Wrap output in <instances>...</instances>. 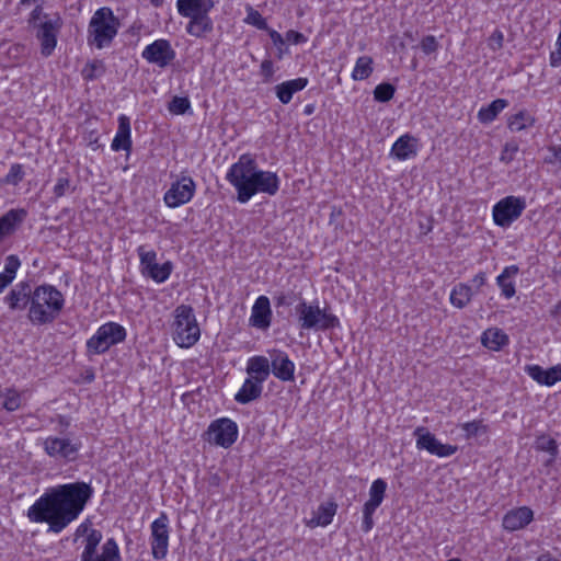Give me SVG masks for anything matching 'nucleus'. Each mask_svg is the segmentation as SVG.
Returning <instances> with one entry per match:
<instances>
[{"instance_id":"1","label":"nucleus","mask_w":561,"mask_h":561,"mask_svg":"<svg viewBox=\"0 0 561 561\" xmlns=\"http://www.w3.org/2000/svg\"><path fill=\"white\" fill-rule=\"evenodd\" d=\"M93 495V488L83 481L53 486L39 496L27 510L33 523H47L48 530L61 533L83 512Z\"/></svg>"},{"instance_id":"2","label":"nucleus","mask_w":561,"mask_h":561,"mask_svg":"<svg viewBox=\"0 0 561 561\" xmlns=\"http://www.w3.org/2000/svg\"><path fill=\"white\" fill-rule=\"evenodd\" d=\"M226 179L237 190V198L242 204L259 193L273 196L279 188L277 174L257 169L256 161L248 153L230 167Z\"/></svg>"},{"instance_id":"3","label":"nucleus","mask_w":561,"mask_h":561,"mask_svg":"<svg viewBox=\"0 0 561 561\" xmlns=\"http://www.w3.org/2000/svg\"><path fill=\"white\" fill-rule=\"evenodd\" d=\"M62 294L51 285L37 286L31 298L28 319L33 324L51 323L64 308Z\"/></svg>"},{"instance_id":"4","label":"nucleus","mask_w":561,"mask_h":561,"mask_svg":"<svg viewBox=\"0 0 561 561\" xmlns=\"http://www.w3.org/2000/svg\"><path fill=\"white\" fill-rule=\"evenodd\" d=\"M27 24L41 44V54L44 57L51 56L57 46L58 34L62 27L60 15L58 13H46L42 5H35L30 13Z\"/></svg>"},{"instance_id":"5","label":"nucleus","mask_w":561,"mask_h":561,"mask_svg":"<svg viewBox=\"0 0 561 561\" xmlns=\"http://www.w3.org/2000/svg\"><path fill=\"white\" fill-rule=\"evenodd\" d=\"M119 25L112 9L107 7L98 9L88 25V44L98 49L108 47L117 35Z\"/></svg>"},{"instance_id":"6","label":"nucleus","mask_w":561,"mask_h":561,"mask_svg":"<svg viewBox=\"0 0 561 561\" xmlns=\"http://www.w3.org/2000/svg\"><path fill=\"white\" fill-rule=\"evenodd\" d=\"M173 335L181 347H191L198 341L201 331L191 306L180 305L175 308Z\"/></svg>"},{"instance_id":"7","label":"nucleus","mask_w":561,"mask_h":561,"mask_svg":"<svg viewBox=\"0 0 561 561\" xmlns=\"http://www.w3.org/2000/svg\"><path fill=\"white\" fill-rule=\"evenodd\" d=\"M296 312L302 330L327 331L340 327L339 318L318 305L301 301L296 306Z\"/></svg>"},{"instance_id":"8","label":"nucleus","mask_w":561,"mask_h":561,"mask_svg":"<svg viewBox=\"0 0 561 561\" xmlns=\"http://www.w3.org/2000/svg\"><path fill=\"white\" fill-rule=\"evenodd\" d=\"M125 339L126 330L123 325L116 322H106L87 341V351L93 355L102 354Z\"/></svg>"},{"instance_id":"9","label":"nucleus","mask_w":561,"mask_h":561,"mask_svg":"<svg viewBox=\"0 0 561 561\" xmlns=\"http://www.w3.org/2000/svg\"><path fill=\"white\" fill-rule=\"evenodd\" d=\"M525 209L526 199L524 197L506 196L493 206V221L499 227L507 228L522 216Z\"/></svg>"},{"instance_id":"10","label":"nucleus","mask_w":561,"mask_h":561,"mask_svg":"<svg viewBox=\"0 0 561 561\" xmlns=\"http://www.w3.org/2000/svg\"><path fill=\"white\" fill-rule=\"evenodd\" d=\"M82 444L78 438L48 436L43 440L45 453L55 459L73 461Z\"/></svg>"},{"instance_id":"11","label":"nucleus","mask_w":561,"mask_h":561,"mask_svg":"<svg viewBox=\"0 0 561 561\" xmlns=\"http://www.w3.org/2000/svg\"><path fill=\"white\" fill-rule=\"evenodd\" d=\"M150 546L151 553L156 560H162L168 554L169 549V517L161 513L150 525Z\"/></svg>"},{"instance_id":"12","label":"nucleus","mask_w":561,"mask_h":561,"mask_svg":"<svg viewBox=\"0 0 561 561\" xmlns=\"http://www.w3.org/2000/svg\"><path fill=\"white\" fill-rule=\"evenodd\" d=\"M208 442L224 448L230 447L238 437V426L230 419L222 417L210 423Z\"/></svg>"},{"instance_id":"13","label":"nucleus","mask_w":561,"mask_h":561,"mask_svg":"<svg viewBox=\"0 0 561 561\" xmlns=\"http://www.w3.org/2000/svg\"><path fill=\"white\" fill-rule=\"evenodd\" d=\"M413 435L416 437V448L424 449L431 455L443 458L449 457L458 450L456 445L440 443L434 434L423 426L416 427Z\"/></svg>"},{"instance_id":"14","label":"nucleus","mask_w":561,"mask_h":561,"mask_svg":"<svg viewBox=\"0 0 561 561\" xmlns=\"http://www.w3.org/2000/svg\"><path fill=\"white\" fill-rule=\"evenodd\" d=\"M138 255L144 274L157 283H163L169 278L172 271V264L170 262H165L161 265L158 264L156 262V252L153 250L146 251L145 247L138 248Z\"/></svg>"},{"instance_id":"15","label":"nucleus","mask_w":561,"mask_h":561,"mask_svg":"<svg viewBox=\"0 0 561 561\" xmlns=\"http://www.w3.org/2000/svg\"><path fill=\"white\" fill-rule=\"evenodd\" d=\"M195 182L191 176H182L172 183L164 194V202L171 208L188 203L195 193Z\"/></svg>"},{"instance_id":"16","label":"nucleus","mask_w":561,"mask_h":561,"mask_svg":"<svg viewBox=\"0 0 561 561\" xmlns=\"http://www.w3.org/2000/svg\"><path fill=\"white\" fill-rule=\"evenodd\" d=\"M387 483L382 479L375 480L369 489V500L364 504L362 529L368 533L374 526L373 515L383 501Z\"/></svg>"},{"instance_id":"17","label":"nucleus","mask_w":561,"mask_h":561,"mask_svg":"<svg viewBox=\"0 0 561 561\" xmlns=\"http://www.w3.org/2000/svg\"><path fill=\"white\" fill-rule=\"evenodd\" d=\"M142 58L150 64L164 68L175 58V50L167 39H157L146 46L141 54Z\"/></svg>"},{"instance_id":"18","label":"nucleus","mask_w":561,"mask_h":561,"mask_svg":"<svg viewBox=\"0 0 561 561\" xmlns=\"http://www.w3.org/2000/svg\"><path fill=\"white\" fill-rule=\"evenodd\" d=\"M271 367L274 376L282 381H293L295 378V364L285 352L273 351Z\"/></svg>"},{"instance_id":"19","label":"nucleus","mask_w":561,"mask_h":561,"mask_svg":"<svg viewBox=\"0 0 561 561\" xmlns=\"http://www.w3.org/2000/svg\"><path fill=\"white\" fill-rule=\"evenodd\" d=\"M33 291L27 282H21L12 288L4 300L11 310H24L27 305L31 306Z\"/></svg>"},{"instance_id":"20","label":"nucleus","mask_w":561,"mask_h":561,"mask_svg":"<svg viewBox=\"0 0 561 561\" xmlns=\"http://www.w3.org/2000/svg\"><path fill=\"white\" fill-rule=\"evenodd\" d=\"M534 518L529 507L523 506L507 512L503 517V527L506 530L515 531L526 527Z\"/></svg>"},{"instance_id":"21","label":"nucleus","mask_w":561,"mask_h":561,"mask_svg":"<svg viewBox=\"0 0 561 561\" xmlns=\"http://www.w3.org/2000/svg\"><path fill=\"white\" fill-rule=\"evenodd\" d=\"M271 316L270 299L266 296H260L252 307L251 324L259 329H267L271 324Z\"/></svg>"},{"instance_id":"22","label":"nucleus","mask_w":561,"mask_h":561,"mask_svg":"<svg viewBox=\"0 0 561 561\" xmlns=\"http://www.w3.org/2000/svg\"><path fill=\"white\" fill-rule=\"evenodd\" d=\"M27 211L23 208L10 209L0 217V241L10 236L26 218Z\"/></svg>"},{"instance_id":"23","label":"nucleus","mask_w":561,"mask_h":561,"mask_svg":"<svg viewBox=\"0 0 561 561\" xmlns=\"http://www.w3.org/2000/svg\"><path fill=\"white\" fill-rule=\"evenodd\" d=\"M179 13L184 18L208 13L214 8L213 0H178Z\"/></svg>"},{"instance_id":"24","label":"nucleus","mask_w":561,"mask_h":561,"mask_svg":"<svg viewBox=\"0 0 561 561\" xmlns=\"http://www.w3.org/2000/svg\"><path fill=\"white\" fill-rule=\"evenodd\" d=\"M114 151L126 150L130 151L131 139H130V123L129 118L125 115H121L118 118V129L111 145Z\"/></svg>"},{"instance_id":"25","label":"nucleus","mask_w":561,"mask_h":561,"mask_svg":"<svg viewBox=\"0 0 561 561\" xmlns=\"http://www.w3.org/2000/svg\"><path fill=\"white\" fill-rule=\"evenodd\" d=\"M247 373L250 378L264 382L271 374V364L265 356H253L248 360Z\"/></svg>"},{"instance_id":"26","label":"nucleus","mask_w":561,"mask_h":561,"mask_svg":"<svg viewBox=\"0 0 561 561\" xmlns=\"http://www.w3.org/2000/svg\"><path fill=\"white\" fill-rule=\"evenodd\" d=\"M307 84V78H297L282 82L275 87L276 95L283 104H288L293 98V94L304 90Z\"/></svg>"},{"instance_id":"27","label":"nucleus","mask_w":561,"mask_h":561,"mask_svg":"<svg viewBox=\"0 0 561 561\" xmlns=\"http://www.w3.org/2000/svg\"><path fill=\"white\" fill-rule=\"evenodd\" d=\"M391 154L398 160H407L416 154V139L409 134L399 137L391 148Z\"/></svg>"},{"instance_id":"28","label":"nucleus","mask_w":561,"mask_h":561,"mask_svg":"<svg viewBox=\"0 0 561 561\" xmlns=\"http://www.w3.org/2000/svg\"><path fill=\"white\" fill-rule=\"evenodd\" d=\"M263 382L253 378H247L241 389L234 396V400L238 403L247 404L261 397L263 390Z\"/></svg>"},{"instance_id":"29","label":"nucleus","mask_w":561,"mask_h":561,"mask_svg":"<svg viewBox=\"0 0 561 561\" xmlns=\"http://www.w3.org/2000/svg\"><path fill=\"white\" fill-rule=\"evenodd\" d=\"M517 273L518 267L516 265H511L505 267L496 278V283L505 298H512L516 293L515 285L512 279L517 275Z\"/></svg>"},{"instance_id":"30","label":"nucleus","mask_w":561,"mask_h":561,"mask_svg":"<svg viewBox=\"0 0 561 561\" xmlns=\"http://www.w3.org/2000/svg\"><path fill=\"white\" fill-rule=\"evenodd\" d=\"M190 19L191 20L186 26V31L190 35L195 37H202L205 34L211 32L213 21L208 16V13L190 16Z\"/></svg>"},{"instance_id":"31","label":"nucleus","mask_w":561,"mask_h":561,"mask_svg":"<svg viewBox=\"0 0 561 561\" xmlns=\"http://www.w3.org/2000/svg\"><path fill=\"white\" fill-rule=\"evenodd\" d=\"M337 505L334 502L323 503L318 507L314 516L309 520L308 525L311 527L316 526H328L333 516L336 513Z\"/></svg>"},{"instance_id":"32","label":"nucleus","mask_w":561,"mask_h":561,"mask_svg":"<svg viewBox=\"0 0 561 561\" xmlns=\"http://www.w3.org/2000/svg\"><path fill=\"white\" fill-rule=\"evenodd\" d=\"M473 291L470 286L463 283L457 284L450 293V304L459 309L465 308L472 299Z\"/></svg>"},{"instance_id":"33","label":"nucleus","mask_w":561,"mask_h":561,"mask_svg":"<svg viewBox=\"0 0 561 561\" xmlns=\"http://www.w3.org/2000/svg\"><path fill=\"white\" fill-rule=\"evenodd\" d=\"M507 343V335L500 329H489L482 334V344L492 351H499Z\"/></svg>"},{"instance_id":"34","label":"nucleus","mask_w":561,"mask_h":561,"mask_svg":"<svg viewBox=\"0 0 561 561\" xmlns=\"http://www.w3.org/2000/svg\"><path fill=\"white\" fill-rule=\"evenodd\" d=\"M535 448L549 455V458L546 460L547 466H550L554 462L559 453L557 442L546 434L537 437L535 442Z\"/></svg>"},{"instance_id":"35","label":"nucleus","mask_w":561,"mask_h":561,"mask_svg":"<svg viewBox=\"0 0 561 561\" xmlns=\"http://www.w3.org/2000/svg\"><path fill=\"white\" fill-rule=\"evenodd\" d=\"M535 124L534 116L528 111H519L508 118V128L513 133L522 131Z\"/></svg>"},{"instance_id":"36","label":"nucleus","mask_w":561,"mask_h":561,"mask_svg":"<svg viewBox=\"0 0 561 561\" xmlns=\"http://www.w3.org/2000/svg\"><path fill=\"white\" fill-rule=\"evenodd\" d=\"M506 106V100L496 99L486 107L480 108L478 113V118L481 123H491Z\"/></svg>"},{"instance_id":"37","label":"nucleus","mask_w":561,"mask_h":561,"mask_svg":"<svg viewBox=\"0 0 561 561\" xmlns=\"http://www.w3.org/2000/svg\"><path fill=\"white\" fill-rule=\"evenodd\" d=\"M102 539V534L96 530L92 529L88 537H87V543L84 547V550L81 554V561H94L96 558V548Z\"/></svg>"},{"instance_id":"38","label":"nucleus","mask_w":561,"mask_h":561,"mask_svg":"<svg viewBox=\"0 0 561 561\" xmlns=\"http://www.w3.org/2000/svg\"><path fill=\"white\" fill-rule=\"evenodd\" d=\"M373 72V59L369 56H360L355 64L352 72L353 80L359 81L367 79Z\"/></svg>"},{"instance_id":"39","label":"nucleus","mask_w":561,"mask_h":561,"mask_svg":"<svg viewBox=\"0 0 561 561\" xmlns=\"http://www.w3.org/2000/svg\"><path fill=\"white\" fill-rule=\"evenodd\" d=\"M105 72V66L101 60H93L88 62L81 73L84 80L92 81L102 77Z\"/></svg>"},{"instance_id":"40","label":"nucleus","mask_w":561,"mask_h":561,"mask_svg":"<svg viewBox=\"0 0 561 561\" xmlns=\"http://www.w3.org/2000/svg\"><path fill=\"white\" fill-rule=\"evenodd\" d=\"M94 561H121L118 546L114 539H108L103 545V552L96 556Z\"/></svg>"},{"instance_id":"41","label":"nucleus","mask_w":561,"mask_h":561,"mask_svg":"<svg viewBox=\"0 0 561 561\" xmlns=\"http://www.w3.org/2000/svg\"><path fill=\"white\" fill-rule=\"evenodd\" d=\"M396 92V88L391 83H380L374 90V98L378 102L390 101Z\"/></svg>"},{"instance_id":"42","label":"nucleus","mask_w":561,"mask_h":561,"mask_svg":"<svg viewBox=\"0 0 561 561\" xmlns=\"http://www.w3.org/2000/svg\"><path fill=\"white\" fill-rule=\"evenodd\" d=\"M462 431L466 433L468 438L472 436H478L485 434L488 432V426L483 424L482 421H472L467 422L461 425Z\"/></svg>"},{"instance_id":"43","label":"nucleus","mask_w":561,"mask_h":561,"mask_svg":"<svg viewBox=\"0 0 561 561\" xmlns=\"http://www.w3.org/2000/svg\"><path fill=\"white\" fill-rule=\"evenodd\" d=\"M20 260L15 255H9L5 259V265L4 271L0 273V276H4L5 278L10 279V284L15 277V274L20 267Z\"/></svg>"},{"instance_id":"44","label":"nucleus","mask_w":561,"mask_h":561,"mask_svg":"<svg viewBox=\"0 0 561 561\" xmlns=\"http://www.w3.org/2000/svg\"><path fill=\"white\" fill-rule=\"evenodd\" d=\"M24 178L23 165L14 163L11 165L9 173L4 176L3 181L7 184L18 185Z\"/></svg>"},{"instance_id":"45","label":"nucleus","mask_w":561,"mask_h":561,"mask_svg":"<svg viewBox=\"0 0 561 561\" xmlns=\"http://www.w3.org/2000/svg\"><path fill=\"white\" fill-rule=\"evenodd\" d=\"M191 106L187 98L174 96L169 103V111L173 114H184Z\"/></svg>"},{"instance_id":"46","label":"nucleus","mask_w":561,"mask_h":561,"mask_svg":"<svg viewBox=\"0 0 561 561\" xmlns=\"http://www.w3.org/2000/svg\"><path fill=\"white\" fill-rule=\"evenodd\" d=\"M245 22L256 26L259 30H268L265 19L256 10L250 9Z\"/></svg>"},{"instance_id":"47","label":"nucleus","mask_w":561,"mask_h":561,"mask_svg":"<svg viewBox=\"0 0 561 561\" xmlns=\"http://www.w3.org/2000/svg\"><path fill=\"white\" fill-rule=\"evenodd\" d=\"M525 370L535 381L546 386V369H543L541 366L528 365L525 367Z\"/></svg>"},{"instance_id":"48","label":"nucleus","mask_w":561,"mask_h":561,"mask_svg":"<svg viewBox=\"0 0 561 561\" xmlns=\"http://www.w3.org/2000/svg\"><path fill=\"white\" fill-rule=\"evenodd\" d=\"M70 190V179L67 174L61 175L57 179L54 186V194L57 198L66 195Z\"/></svg>"},{"instance_id":"49","label":"nucleus","mask_w":561,"mask_h":561,"mask_svg":"<svg viewBox=\"0 0 561 561\" xmlns=\"http://www.w3.org/2000/svg\"><path fill=\"white\" fill-rule=\"evenodd\" d=\"M420 47L424 54L430 55L439 48V44L435 36L426 35L422 38Z\"/></svg>"},{"instance_id":"50","label":"nucleus","mask_w":561,"mask_h":561,"mask_svg":"<svg viewBox=\"0 0 561 561\" xmlns=\"http://www.w3.org/2000/svg\"><path fill=\"white\" fill-rule=\"evenodd\" d=\"M504 34L500 30H495L488 38V46L491 50L497 51L503 47Z\"/></svg>"},{"instance_id":"51","label":"nucleus","mask_w":561,"mask_h":561,"mask_svg":"<svg viewBox=\"0 0 561 561\" xmlns=\"http://www.w3.org/2000/svg\"><path fill=\"white\" fill-rule=\"evenodd\" d=\"M546 386L551 387L556 382L561 381V364L546 369Z\"/></svg>"},{"instance_id":"52","label":"nucleus","mask_w":561,"mask_h":561,"mask_svg":"<svg viewBox=\"0 0 561 561\" xmlns=\"http://www.w3.org/2000/svg\"><path fill=\"white\" fill-rule=\"evenodd\" d=\"M517 151L518 145L516 142H506L501 156V160L506 163L511 162Z\"/></svg>"},{"instance_id":"53","label":"nucleus","mask_w":561,"mask_h":561,"mask_svg":"<svg viewBox=\"0 0 561 561\" xmlns=\"http://www.w3.org/2000/svg\"><path fill=\"white\" fill-rule=\"evenodd\" d=\"M260 72L264 77V82H270L274 75L273 61L271 59L263 60L260 67Z\"/></svg>"},{"instance_id":"54","label":"nucleus","mask_w":561,"mask_h":561,"mask_svg":"<svg viewBox=\"0 0 561 561\" xmlns=\"http://www.w3.org/2000/svg\"><path fill=\"white\" fill-rule=\"evenodd\" d=\"M286 39L287 42L291 44H302L307 42V37L297 31L290 30L286 33Z\"/></svg>"},{"instance_id":"55","label":"nucleus","mask_w":561,"mask_h":561,"mask_svg":"<svg viewBox=\"0 0 561 561\" xmlns=\"http://www.w3.org/2000/svg\"><path fill=\"white\" fill-rule=\"evenodd\" d=\"M20 407V397L18 394L8 396L3 402V408L8 411H15Z\"/></svg>"},{"instance_id":"56","label":"nucleus","mask_w":561,"mask_h":561,"mask_svg":"<svg viewBox=\"0 0 561 561\" xmlns=\"http://www.w3.org/2000/svg\"><path fill=\"white\" fill-rule=\"evenodd\" d=\"M267 31L273 44L280 48L285 44L283 36L275 30Z\"/></svg>"},{"instance_id":"57","label":"nucleus","mask_w":561,"mask_h":561,"mask_svg":"<svg viewBox=\"0 0 561 561\" xmlns=\"http://www.w3.org/2000/svg\"><path fill=\"white\" fill-rule=\"evenodd\" d=\"M486 282L485 273L480 272L473 278L472 283L477 288L482 287Z\"/></svg>"},{"instance_id":"58","label":"nucleus","mask_w":561,"mask_h":561,"mask_svg":"<svg viewBox=\"0 0 561 561\" xmlns=\"http://www.w3.org/2000/svg\"><path fill=\"white\" fill-rule=\"evenodd\" d=\"M550 65L552 67H559L561 65V50L552 51L550 54Z\"/></svg>"},{"instance_id":"59","label":"nucleus","mask_w":561,"mask_h":561,"mask_svg":"<svg viewBox=\"0 0 561 561\" xmlns=\"http://www.w3.org/2000/svg\"><path fill=\"white\" fill-rule=\"evenodd\" d=\"M550 150L552 151L554 159L561 162V147H551Z\"/></svg>"},{"instance_id":"60","label":"nucleus","mask_w":561,"mask_h":561,"mask_svg":"<svg viewBox=\"0 0 561 561\" xmlns=\"http://www.w3.org/2000/svg\"><path fill=\"white\" fill-rule=\"evenodd\" d=\"M537 561H559V560L551 557L549 553H542L537 558Z\"/></svg>"},{"instance_id":"61","label":"nucleus","mask_w":561,"mask_h":561,"mask_svg":"<svg viewBox=\"0 0 561 561\" xmlns=\"http://www.w3.org/2000/svg\"><path fill=\"white\" fill-rule=\"evenodd\" d=\"M10 285V279L5 278L4 276H0V294L4 290L7 286Z\"/></svg>"},{"instance_id":"62","label":"nucleus","mask_w":561,"mask_h":561,"mask_svg":"<svg viewBox=\"0 0 561 561\" xmlns=\"http://www.w3.org/2000/svg\"><path fill=\"white\" fill-rule=\"evenodd\" d=\"M21 5H30V4H36L42 5L41 0H20Z\"/></svg>"},{"instance_id":"63","label":"nucleus","mask_w":561,"mask_h":561,"mask_svg":"<svg viewBox=\"0 0 561 561\" xmlns=\"http://www.w3.org/2000/svg\"><path fill=\"white\" fill-rule=\"evenodd\" d=\"M313 112H314V105L313 104H308V105L305 106L304 113L306 115H311Z\"/></svg>"},{"instance_id":"64","label":"nucleus","mask_w":561,"mask_h":561,"mask_svg":"<svg viewBox=\"0 0 561 561\" xmlns=\"http://www.w3.org/2000/svg\"><path fill=\"white\" fill-rule=\"evenodd\" d=\"M421 230L423 233H428L431 230H432V225L431 224H427L426 226H424L423 224H421Z\"/></svg>"}]
</instances>
